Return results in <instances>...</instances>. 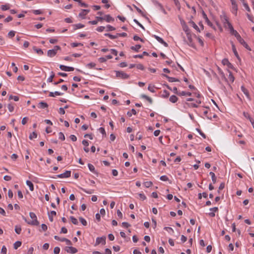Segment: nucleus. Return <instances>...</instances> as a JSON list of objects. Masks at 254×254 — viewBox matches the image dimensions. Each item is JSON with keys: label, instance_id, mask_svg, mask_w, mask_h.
I'll return each instance as SVG.
<instances>
[{"label": "nucleus", "instance_id": "f257e3e1", "mask_svg": "<svg viewBox=\"0 0 254 254\" xmlns=\"http://www.w3.org/2000/svg\"><path fill=\"white\" fill-rule=\"evenodd\" d=\"M29 216L30 218L32 219V221L30 222H27L28 224L33 225V226H38L39 225V222L37 220V216L36 214L34 212H30Z\"/></svg>", "mask_w": 254, "mask_h": 254}, {"label": "nucleus", "instance_id": "f03ea898", "mask_svg": "<svg viewBox=\"0 0 254 254\" xmlns=\"http://www.w3.org/2000/svg\"><path fill=\"white\" fill-rule=\"evenodd\" d=\"M225 21L228 25L229 28L230 29L231 34L234 35L236 38L238 37L240 35L236 30L234 29L233 26L229 22L227 18H225Z\"/></svg>", "mask_w": 254, "mask_h": 254}, {"label": "nucleus", "instance_id": "7ed1b4c3", "mask_svg": "<svg viewBox=\"0 0 254 254\" xmlns=\"http://www.w3.org/2000/svg\"><path fill=\"white\" fill-rule=\"evenodd\" d=\"M116 76L119 78L125 79L129 78V75L123 71H116Z\"/></svg>", "mask_w": 254, "mask_h": 254}, {"label": "nucleus", "instance_id": "20e7f679", "mask_svg": "<svg viewBox=\"0 0 254 254\" xmlns=\"http://www.w3.org/2000/svg\"><path fill=\"white\" fill-rule=\"evenodd\" d=\"M237 40L240 42V44H241L242 45L244 46L247 49L251 51V49L248 46V45L247 44V43L245 41V40L241 37L240 35L237 38Z\"/></svg>", "mask_w": 254, "mask_h": 254}, {"label": "nucleus", "instance_id": "39448f33", "mask_svg": "<svg viewBox=\"0 0 254 254\" xmlns=\"http://www.w3.org/2000/svg\"><path fill=\"white\" fill-rule=\"evenodd\" d=\"M70 175L71 171H66L64 173L57 175V177L59 178H67L70 177Z\"/></svg>", "mask_w": 254, "mask_h": 254}, {"label": "nucleus", "instance_id": "423d86ee", "mask_svg": "<svg viewBox=\"0 0 254 254\" xmlns=\"http://www.w3.org/2000/svg\"><path fill=\"white\" fill-rule=\"evenodd\" d=\"M101 243L103 245H105L106 244L105 237H98L96 239L95 246L98 245Z\"/></svg>", "mask_w": 254, "mask_h": 254}, {"label": "nucleus", "instance_id": "0eeeda50", "mask_svg": "<svg viewBox=\"0 0 254 254\" xmlns=\"http://www.w3.org/2000/svg\"><path fill=\"white\" fill-rule=\"evenodd\" d=\"M54 238L56 240H59V241H61V242H65L66 243V245H71V241L69 240H68V239H67L66 238H63L61 239L58 236H55Z\"/></svg>", "mask_w": 254, "mask_h": 254}, {"label": "nucleus", "instance_id": "6e6552de", "mask_svg": "<svg viewBox=\"0 0 254 254\" xmlns=\"http://www.w3.org/2000/svg\"><path fill=\"white\" fill-rule=\"evenodd\" d=\"M90 12L89 9H82L81 12L79 13L78 16L82 19H85V16Z\"/></svg>", "mask_w": 254, "mask_h": 254}, {"label": "nucleus", "instance_id": "1a4fd4ad", "mask_svg": "<svg viewBox=\"0 0 254 254\" xmlns=\"http://www.w3.org/2000/svg\"><path fill=\"white\" fill-rule=\"evenodd\" d=\"M60 68L61 70L65 71H72L74 70V67L70 66H67L64 65H60Z\"/></svg>", "mask_w": 254, "mask_h": 254}, {"label": "nucleus", "instance_id": "9d476101", "mask_svg": "<svg viewBox=\"0 0 254 254\" xmlns=\"http://www.w3.org/2000/svg\"><path fill=\"white\" fill-rule=\"evenodd\" d=\"M65 251L68 253L75 254L77 252V250L75 248L72 247H66Z\"/></svg>", "mask_w": 254, "mask_h": 254}, {"label": "nucleus", "instance_id": "9b49d317", "mask_svg": "<svg viewBox=\"0 0 254 254\" xmlns=\"http://www.w3.org/2000/svg\"><path fill=\"white\" fill-rule=\"evenodd\" d=\"M241 90L244 93V94L246 96L247 98L249 100H251V97H250V94H249V91L248 90V89H247L243 85L241 86Z\"/></svg>", "mask_w": 254, "mask_h": 254}, {"label": "nucleus", "instance_id": "f8f14e48", "mask_svg": "<svg viewBox=\"0 0 254 254\" xmlns=\"http://www.w3.org/2000/svg\"><path fill=\"white\" fill-rule=\"evenodd\" d=\"M202 15H203V18L205 20V21L207 23V24H208V25H209V26L212 27V26H213V24L210 21V20L208 19V17L207 16V15L206 14V13L204 11H203V12H202Z\"/></svg>", "mask_w": 254, "mask_h": 254}, {"label": "nucleus", "instance_id": "ddd939ff", "mask_svg": "<svg viewBox=\"0 0 254 254\" xmlns=\"http://www.w3.org/2000/svg\"><path fill=\"white\" fill-rule=\"evenodd\" d=\"M222 63L224 65H227L229 68H232L233 67V65L229 62L227 59H223L222 61Z\"/></svg>", "mask_w": 254, "mask_h": 254}, {"label": "nucleus", "instance_id": "4468645a", "mask_svg": "<svg viewBox=\"0 0 254 254\" xmlns=\"http://www.w3.org/2000/svg\"><path fill=\"white\" fill-rule=\"evenodd\" d=\"M163 75L164 76H165V77H166L168 79V81L170 82L179 81V80L178 79L176 78L175 77H170V76H168L167 75L164 74H163Z\"/></svg>", "mask_w": 254, "mask_h": 254}, {"label": "nucleus", "instance_id": "2eb2a0df", "mask_svg": "<svg viewBox=\"0 0 254 254\" xmlns=\"http://www.w3.org/2000/svg\"><path fill=\"white\" fill-rule=\"evenodd\" d=\"M48 107L47 103L44 102H40L38 104V107L41 109H45Z\"/></svg>", "mask_w": 254, "mask_h": 254}, {"label": "nucleus", "instance_id": "dca6fc26", "mask_svg": "<svg viewBox=\"0 0 254 254\" xmlns=\"http://www.w3.org/2000/svg\"><path fill=\"white\" fill-rule=\"evenodd\" d=\"M140 97L146 99L147 101H148L149 102L150 104H152L153 102L152 99L150 97L147 96V95H146L145 94H141L140 95Z\"/></svg>", "mask_w": 254, "mask_h": 254}, {"label": "nucleus", "instance_id": "f3484780", "mask_svg": "<svg viewBox=\"0 0 254 254\" xmlns=\"http://www.w3.org/2000/svg\"><path fill=\"white\" fill-rule=\"evenodd\" d=\"M62 95H63V93L60 92L59 91H55V92H50L49 96L50 97H55V96H60Z\"/></svg>", "mask_w": 254, "mask_h": 254}, {"label": "nucleus", "instance_id": "a211bd4d", "mask_svg": "<svg viewBox=\"0 0 254 254\" xmlns=\"http://www.w3.org/2000/svg\"><path fill=\"white\" fill-rule=\"evenodd\" d=\"M56 54L57 53L53 49L49 50L47 52L48 56L51 58L54 57Z\"/></svg>", "mask_w": 254, "mask_h": 254}, {"label": "nucleus", "instance_id": "6ab92c4d", "mask_svg": "<svg viewBox=\"0 0 254 254\" xmlns=\"http://www.w3.org/2000/svg\"><path fill=\"white\" fill-rule=\"evenodd\" d=\"M104 20H105L107 22H110L114 21V19L110 15H106L104 17Z\"/></svg>", "mask_w": 254, "mask_h": 254}, {"label": "nucleus", "instance_id": "aec40b11", "mask_svg": "<svg viewBox=\"0 0 254 254\" xmlns=\"http://www.w3.org/2000/svg\"><path fill=\"white\" fill-rule=\"evenodd\" d=\"M72 26L73 27L74 30L84 27V25L81 23L73 24Z\"/></svg>", "mask_w": 254, "mask_h": 254}, {"label": "nucleus", "instance_id": "412c9836", "mask_svg": "<svg viewBox=\"0 0 254 254\" xmlns=\"http://www.w3.org/2000/svg\"><path fill=\"white\" fill-rule=\"evenodd\" d=\"M57 213L55 211H51L50 213L49 214V218L51 222L53 221V216H56Z\"/></svg>", "mask_w": 254, "mask_h": 254}, {"label": "nucleus", "instance_id": "4be33fe9", "mask_svg": "<svg viewBox=\"0 0 254 254\" xmlns=\"http://www.w3.org/2000/svg\"><path fill=\"white\" fill-rule=\"evenodd\" d=\"M189 23L190 25L192 26L195 30H196L198 32H200V30L197 25L193 21H190Z\"/></svg>", "mask_w": 254, "mask_h": 254}, {"label": "nucleus", "instance_id": "5701e85b", "mask_svg": "<svg viewBox=\"0 0 254 254\" xmlns=\"http://www.w3.org/2000/svg\"><path fill=\"white\" fill-rule=\"evenodd\" d=\"M178 100V97L175 95H172L169 98V101L173 103L177 102Z\"/></svg>", "mask_w": 254, "mask_h": 254}, {"label": "nucleus", "instance_id": "b1692460", "mask_svg": "<svg viewBox=\"0 0 254 254\" xmlns=\"http://www.w3.org/2000/svg\"><path fill=\"white\" fill-rule=\"evenodd\" d=\"M26 185L29 187V189L31 191L34 190V186L33 183L30 181H26Z\"/></svg>", "mask_w": 254, "mask_h": 254}, {"label": "nucleus", "instance_id": "393cba45", "mask_svg": "<svg viewBox=\"0 0 254 254\" xmlns=\"http://www.w3.org/2000/svg\"><path fill=\"white\" fill-rule=\"evenodd\" d=\"M237 11H238V6L237 4L232 5V12L233 13H234L235 15H237Z\"/></svg>", "mask_w": 254, "mask_h": 254}, {"label": "nucleus", "instance_id": "a878e982", "mask_svg": "<svg viewBox=\"0 0 254 254\" xmlns=\"http://www.w3.org/2000/svg\"><path fill=\"white\" fill-rule=\"evenodd\" d=\"M88 167L89 170L91 172H92V173H93L94 174H97V172L95 171V167L92 164L89 163L88 164Z\"/></svg>", "mask_w": 254, "mask_h": 254}, {"label": "nucleus", "instance_id": "bb28decb", "mask_svg": "<svg viewBox=\"0 0 254 254\" xmlns=\"http://www.w3.org/2000/svg\"><path fill=\"white\" fill-rule=\"evenodd\" d=\"M209 175L211 177V179H212V181L213 183V184L216 183V177L215 176V174L213 172H210L209 173Z\"/></svg>", "mask_w": 254, "mask_h": 254}, {"label": "nucleus", "instance_id": "cd10ccee", "mask_svg": "<svg viewBox=\"0 0 254 254\" xmlns=\"http://www.w3.org/2000/svg\"><path fill=\"white\" fill-rule=\"evenodd\" d=\"M243 115L244 116L249 120V121L251 122H253L254 120L251 117L250 115L245 112H243Z\"/></svg>", "mask_w": 254, "mask_h": 254}, {"label": "nucleus", "instance_id": "c85d7f7f", "mask_svg": "<svg viewBox=\"0 0 254 254\" xmlns=\"http://www.w3.org/2000/svg\"><path fill=\"white\" fill-rule=\"evenodd\" d=\"M179 96H186V95L191 96V93L190 92L182 91V92H179Z\"/></svg>", "mask_w": 254, "mask_h": 254}, {"label": "nucleus", "instance_id": "c756f323", "mask_svg": "<svg viewBox=\"0 0 254 254\" xmlns=\"http://www.w3.org/2000/svg\"><path fill=\"white\" fill-rule=\"evenodd\" d=\"M21 245V242L20 241H16L13 244V248L14 249H17Z\"/></svg>", "mask_w": 254, "mask_h": 254}, {"label": "nucleus", "instance_id": "7c9ffc66", "mask_svg": "<svg viewBox=\"0 0 254 254\" xmlns=\"http://www.w3.org/2000/svg\"><path fill=\"white\" fill-rule=\"evenodd\" d=\"M140 45H136L135 46H132L131 49L136 52H138L139 50L141 48Z\"/></svg>", "mask_w": 254, "mask_h": 254}, {"label": "nucleus", "instance_id": "2f4dec72", "mask_svg": "<svg viewBox=\"0 0 254 254\" xmlns=\"http://www.w3.org/2000/svg\"><path fill=\"white\" fill-rule=\"evenodd\" d=\"M14 230L16 233H17V234H20L21 232V228L19 225H16L15 226Z\"/></svg>", "mask_w": 254, "mask_h": 254}, {"label": "nucleus", "instance_id": "473e14b6", "mask_svg": "<svg viewBox=\"0 0 254 254\" xmlns=\"http://www.w3.org/2000/svg\"><path fill=\"white\" fill-rule=\"evenodd\" d=\"M228 72H229V76H228V78L230 80V81L233 83L235 80V77L234 76H233V75L232 74V73L229 70H228Z\"/></svg>", "mask_w": 254, "mask_h": 254}, {"label": "nucleus", "instance_id": "72a5a7b5", "mask_svg": "<svg viewBox=\"0 0 254 254\" xmlns=\"http://www.w3.org/2000/svg\"><path fill=\"white\" fill-rule=\"evenodd\" d=\"M104 35L105 36L109 37L111 39H115L117 38V34L115 35H113L110 33H105Z\"/></svg>", "mask_w": 254, "mask_h": 254}, {"label": "nucleus", "instance_id": "f704fd0d", "mask_svg": "<svg viewBox=\"0 0 254 254\" xmlns=\"http://www.w3.org/2000/svg\"><path fill=\"white\" fill-rule=\"evenodd\" d=\"M79 220L83 226H86L87 225V222L84 218L82 217H79Z\"/></svg>", "mask_w": 254, "mask_h": 254}, {"label": "nucleus", "instance_id": "c9c22d12", "mask_svg": "<svg viewBox=\"0 0 254 254\" xmlns=\"http://www.w3.org/2000/svg\"><path fill=\"white\" fill-rule=\"evenodd\" d=\"M170 93L168 91L166 90L163 91V93L162 95L163 98H168L169 96Z\"/></svg>", "mask_w": 254, "mask_h": 254}, {"label": "nucleus", "instance_id": "e433bc0d", "mask_svg": "<svg viewBox=\"0 0 254 254\" xmlns=\"http://www.w3.org/2000/svg\"><path fill=\"white\" fill-rule=\"evenodd\" d=\"M55 76V74L53 71L51 72V75L47 79V82H52L53 81V78Z\"/></svg>", "mask_w": 254, "mask_h": 254}, {"label": "nucleus", "instance_id": "4c0bfd02", "mask_svg": "<svg viewBox=\"0 0 254 254\" xmlns=\"http://www.w3.org/2000/svg\"><path fill=\"white\" fill-rule=\"evenodd\" d=\"M9 8H10V7H9V5L8 4L1 5V9L2 10H3V11L8 10L9 9Z\"/></svg>", "mask_w": 254, "mask_h": 254}, {"label": "nucleus", "instance_id": "58836bf2", "mask_svg": "<svg viewBox=\"0 0 254 254\" xmlns=\"http://www.w3.org/2000/svg\"><path fill=\"white\" fill-rule=\"evenodd\" d=\"M232 50H233V52L235 55V56L237 57V58H239V55H238V53L237 51V50H236V48L235 46L234 45H232Z\"/></svg>", "mask_w": 254, "mask_h": 254}, {"label": "nucleus", "instance_id": "ea45409f", "mask_svg": "<svg viewBox=\"0 0 254 254\" xmlns=\"http://www.w3.org/2000/svg\"><path fill=\"white\" fill-rule=\"evenodd\" d=\"M70 219L72 222V223L74 225H77L78 222L77 220L74 218L73 216H70Z\"/></svg>", "mask_w": 254, "mask_h": 254}, {"label": "nucleus", "instance_id": "a19ab883", "mask_svg": "<svg viewBox=\"0 0 254 254\" xmlns=\"http://www.w3.org/2000/svg\"><path fill=\"white\" fill-rule=\"evenodd\" d=\"M33 50L36 51V52L39 55H43V51L40 49H37L35 47H33Z\"/></svg>", "mask_w": 254, "mask_h": 254}, {"label": "nucleus", "instance_id": "79ce46f5", "mask_svg": "<svg viewBox=\"0 0 254 254\" xmlns=\"http://www.w3.org/2000/svg\"><path fill=\"white\" fill-rule=\"evenodd\" d=\"M186 104L189 107H190V108L198 107V106L196 105V104L194 103H186Z\"/></svg>", "mask_w": 254, "mask_h": 254}, {"label": "nucleus", "instance_id": "37998d69", "mask_svg": "<svg viewBox=\"0 0 254 254\" xmlns=\"http://www.w3.org/2000/svg\"><path fill=\"white\" fill-rule=\"evenodd\" d=\"M135 8L136 9V10L142 16L145 17V14L144 12L138 7H137L136 5H133Z\"/></svg>", "mask_w": 254, "mask_h": 254}, {"label": "nucleus", "instance_id": "c03bdc74", "mask_svg": "<svg viewBox=\"0 0 254 254\" xmlns=\"http://www.w3.org/2000/svg\"><path fill=\"white\" fill-rule=\"evenodd\" d=\"M37 136V133L33 131L32 133H31L29 135V139H33V138H36Z\"/></svg>", "mask_w": 254, "mask_h": 254}, {"label": "nucleus", "instance_id": "a18cd8bd", "mask_svg": "<svg viewBox=\"0 0 254 254\" xmlns=\"http://www.w3.org/2000/svg\"><path fill=\"white\" fill-rule=\"evenodd\" d=\"M13 99L15 101H18L19 100V97L17 96H12L10 95L9 96V100Z\"/></svg>", "mask_w": 254, "mask_h": 254}, {"label": "nucleus", "instance_id": "49530a36", "mask_svg": "<svg viewBox=\"0 0 254 254\" xmlns=\"http://www.w3.org/2000/svg\"><path fill=\"white\" fill-rule=\"evenodd\" d=\"M106 28H107V29H106L107 31H113L116 29V28L114 27H113L110 25H108L107 26Z\"/></svg>", "mask_w": 254, "mask_h": 254}, {"label": "nucleus", "instance_id": "de8ad7c7", "mask_svg": "<svg viewBox=\"0 0 254 254\" xmlns=\"http://www.w3.org/2000/svg\"><path fill=\"white\" fill-rule=\"evenodd\" d=\"M132 114H133V115H136V112L135 110L134 109H131V112H128L127 113V115L129 117H131L132 116Z\"/></svg>", "mask_w": 254, "mask_h": 254}, {"label": "nucleus", "instance_id": "09e8293b", "mask_svg": "<svg viewBox=\"0 0 254 254\" xmlns=\"http://www.w3.org/2000/svg\"><path fill=\"white\" fill-rule=\"evenodd\" d=\"M152 183L151 182H146L143 183L144 186L146 188H149L152 185Z\"/></svg>", "mask_w": 254, "mask_h": 254}, {"label": "nucleus", "instance_id": "8fccbe9b", "mask_svg": "<svg viewBox=\"0 0 254 254\" xmlns=\"http://www.w3.org/2000/svg\"><path fill=\"white\" fill-rule=\"evenodd\" d=\"M96 64L94 63H90L86 65V66L89 68L95 67Z\"/></svg>", "mask_w": 254, "mask_h": 254}, {"label": "nucleus", "instance_id": "3c124183", "mask_svg": "<svg viewBox=\"0 0 254 254\" xmlns=\"http://www.w3.org/2000/svg\"><path fill=\"white\" fill-rule=\"evenodd\" d=\"M196 130H197V131L199 133V134L204 138H206V135L205 134L203 133L201 130L199 129V128H196Z\"/></svg>", "mask_w": 254, "mask_h": 254}, {"label": "nucleus", "instance_id": "603ef678", "mask_svg": "<svg viewBox=\"0 0 254 254\" xmlns=\"http://www.w3.org/2000/svg\"><path fill=\"white\" fill-rule=\"evenodd\" d=\"M59 138L60 139H61L62 140H64L65 139L64 135L63 132H59Z\"/></svg>", "mask_w": 254, "mask_h": 254}, {"label": "nucleus", "instance_id": "864d4df0", "mask_svg": "<svg viewBox=\"0 0 254 254\" xmlns=\"http://www.w3.org/2000/svg\"><path fill=\"white\" fill-rule=\"evenodd\" d=\"M7 249L5 246H3L1 250V254H6Z\"/></svg>", "mask_w": 254, "mask_h": 254}, {"label": "nucleus", "instance_id": "5fc2aeb1", "mask_svg": "<svg viewBox=\"0 0 254 254\" xmlns=\"http://www.w3.org/2000/svg\"><path fill=\"white\" fill-rule=\"evenodd\" d=\"M160 179L162 181H167L169 180L168 177L166 175L161 176Z\"/></svg>", "mask_w": 254, "mask_h": 254}, {"label": "nucleus", "instance_id": "6e6d98bb", "mask_svg": "<svg viewBox=\"0 0 254 254\" xmlns=\"http://www.w3.org/2000/svg\"><path fill=\"white\" fill-rule=\"evenodd\" d=\"M148 90L152 93H154L155 92V90L154 89V86H152L151 85H149L148 86Z\"/></svg>", "mask_w": 254, "mask_h": 254}, {"label": "nucleus", "instance_id": "4d7b16f0", "mask_svg": "<svg viewBox=\"0 0 254 254\" xmlns=\"http://www.w3.org/2000/svg\"><path fill=\"white\" fill-rule=\"evenodd\" d=\"M60 252V248L58 247H56L54 249V254H59Z\"/></svg>", "mask_w": 254, "mask_h": 254}, {"label": "nucleus", "instance_id": "13d9d810", "mask_svg": "<svg viewBox=\"0 0 254 254\" xmlns=\"http://www.w3.org/2000/svg\"><path fill=\"white\" fill-rule=\"evenodd\" d=\"M9 112H12L14 110V106L11 104H9L7 106Z\"/></svg>", "mask_w": 254, "mask_h": 254}, {"label": "nucleus", "instance_id": "bf43d9fd", "mask_svg": "<svg viewBox=\"0 0 254 254\" xmlns=\"http://www.w3.org/2000/svg\"><path fill=\"white\" fill-rule=\"evenodd\" d=\"M80 189L83 191L84 192L88 193V194H92V193H93V190H85V189H83V188H81Z\"/></svg>", "mask_w": 254, "mask_h": 254}, {"label": "nucleus", "instance_id": "052dcab7", "mask_svg": "<svg viewBox=\"0 0 254 254\" xmlns=\"http://www.w3.org/2000/svg\"><path fill=\"white\" fill-rule=\"evenodd\" d=\"M133 40H134V41H138V40H140L141 42H144V40H143L142 39H141V38H140V37H138V36H137V35H134V36H133Z\"/></svg>", "mask_w": 254, "mask_h": 254}, {"label": "nucleus", "instance_id": "680f3d73", "mask_svg": "<svg viewBox=\"0 0 254 254\" xmlns=\"http://www.w3.org/2000/svg\"><path fill=\"white\" fill-rule=\"evenodd\" d=\"M243 5H244V6L245 7V8L246 9V10L248 12H250L251 11L250 8L249 7V5H248L247 3H246L245 2H244Z\"/></svg>", "mask_w": 254, "mask_h": 254}, {"label": "nucleus", "instance_id": "e2e57ef3", "mask_svg": "<svg viewBox=\"0 0 254 254\" xmlns=\"http://www.w3.org/2000/svg\"><path fill=\"white\" fill-rule=\"evenodd\" d=\"M79 46H83V44L80 43H72L71 44V46L74 48Z\"/></svg>", "mask_w": 254, "mask_h": 254}, {"label": "nucleus", "instance_id": "0e129e2a", "mask_svg": "<svg viewBox=\"0 0 254 254\" xmlns=\"http://www.w3.org/2000/svg\"><path fill=\"white\" fill-rule=\"evenodd\" d=\"M154 37L157 40V41H158L160 43H161L162 42V41H163V39L162 38H161L157 35H154Z\"/></svg>", "mask_w": 254, "mask_h": 254}, {"label": "nucleus", "instance_id": "69168bd1", "mask_svg": "<svg viewBox=\"0 0 254 254\" xmlns=\"http://www.w3.org/2000/svg\"><path fill=\"white\" fill-rule=\"evenodd\" d=\"M32 12L33 13L36 15L41 14L42 13V11L41 10H33Z\"/></svg>", "mask_w": 254, "mask_h": 254}, {"label": "nucleus", "instance_id": "338daca9", "mask_svg": "<svg viewBox=\"0 0 254 254\" xmlns=\"http://www.w3.org/2000/svg\"><path fill=\"white\" fill-rule=\"evenodd\" d=\"M15 35V32L14 31H10L8 33V36L10 38H13Z\"/></svg>", "mask_w": 254, "mask_h": 254}, {"label": "nucleus", "instance_id": "774afa93", "mask_svg": "<svg viewBox=\"0 0 254 254\" xmlns=\"http://www.w3.org/2000/svg\"><path fill=\"white\" fill-rule=\"evenodd\" d=\"M136 67L137 68L142 70H144V66L142 64H136Z\"/></svg>", "mask_w": 254, "mask_h": 254}]
</instances>
